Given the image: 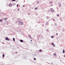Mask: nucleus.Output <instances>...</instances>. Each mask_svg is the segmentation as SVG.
Segmentation results:
<instances>
[{
  "mask_svg": "<svg viewBox=\"0 0 65 65\" xmlns=\"http://www.w3.org/2000/svg\"><path fill=\"white\" fill-rule=\"evenodd\" d=\"M5 39L6 40H8V41H9V40H10L9 39H8V37H7L6 38H5Z\"/></svg>",
  "mask_w": 65,
  "mask_h": 65,
  "instance_id": "1",
  "label": "nucleus"
},
{
  "mask_svg": "<svg viewBox=\"0 0 65 65\" xmlns=\"http://www.w3.org/2000/svg\"><path fill=\"white\" fill-rule=\"evenodd\" d=\"M50 10L51 11H52V12H54V10L52 8H50Z\"/></svg>",
  "mask_w": 65,
  "mask_h": 65,
  "instance_id": "2",
  "label": "nucleus"
},
{
  "mask_svg": "<svg viewBox=\"0 0 65 65\" xmlns=\"http://www.w3.org/2000/svg\"><path fill=\"white\" fill-rule=\"evenodd\" d=\"M12 5L11 4H9V6H10V7H12Z\"/></svg>",
  "mask_w": 65,
  "mask_h": 65,
  "instance_id": "3",
  "label": "nucleus"
},
{
  "mask_svg": "<svg viewBox=\"0 0 65 65\" xmlns=\"http://www.w3.org/2000/svg\"><path fill=\"white\" fill-rule=\"evenodd\" d=\"M29 36L30 38H32V37H31V35H30L29 34Z\"/></svg>",
  "mask_w": 65,
  "mask_h": 65,
  "instance_id": "4",
  "label": "nucleus"
},
{
  "mask_svg": "<svg viewBox=\"0 0 65 65\" xmlns=\"http://www.w3.org/2000/svg\"><path fill=\"white\" fill-rule=\"evenodd\" d=\"M20 41L21 42H23V41L22 40H20Z\"/></svg>",
  "mask_w": 65,
  "mask_h": 65,
  "instance_id": "5",
  "label": "nucleus"
},
{
  "mask_svg": "<svg viewBox=\"0 0 65 65\" xmlns=\"http://www.w3.org/2000/svg\"><path fill=\"white\" fill-rule=\"evenodd\" d=\"M3 21V20L2 19H1L0 20V22H2Z\"/></svg>",
  "mask_w": 65,
  "mask_h": 65,
  "instance_id": "6",
  "label": "nucleus"
},
{
  "mask_svg": "<svg viewBox=\"0 0 65 65\" xmlns=\"http://www.w3.org/2000/svg\"><path fill=\"white\" fill-rule=\"evenodd\" d=\"M64 52H65V50H64V49L63 50V53H64Z\"/></svg>",
  "mask_w": 65,
  "mask_h": 65,
  "instance_id": "7",
  "label": "nucleus"
},
{
  "mask_svg": "<svg viewBox=\"0 0 65 65\" xmlns=\"http://www.w3.org/2000/svg\"><path fill=\"white\" fill-rule=\"evenodd\" d=\"M38 8H37V7H36L35 8V10H37V9Z\"/></svg>",
  "mask_w": 65,
  "mask_h": 65,
  "instance_id": "8",
  "label": "nucleus"
},
{
  "mask_svg": "<svg viewBox=\"0 0 65 65\" xmlns=\"http://www.w3.org/2000/svg\"><path fill=\"white\" fill-rule=\"evenodd\" d=\"M54 56H56V55H57V54L56 53H54Z\"/></svg>",
  "mask_w": 65,
  "mask_h": 65,
  "instance_id": "9",
  "label": "nucleus"
},
{
  "mask_svg": "<svg viewBox=\"0 0 65 65\" xmlns=\"http://www.w3.org/2000/svg\"><path fill=\"white\" fill-rule=\"evenodd\" d=\"M41 51H42V50H39V52H41Z\"/></svg>",
  "mask_w": 65,
  "mask_h": 65,
  "instance_id": "10",
  "label": "nucleus"
},
{
  "mask_svg": "<svg viewBox=\"0 0 65 65\" xmlns=\"http://www.w3.org/2000/svg\"><path fill=\"white\" fill-rule=\"evenodd\" d=\"M5 55L4 54H3V57H4Z\"/></svg>",
  "mask_w": 65,
  "mask_h": 65,
  "instance_id": "11",
  "label": "nucleus"
},
{
  "mask_svg": "<svg viewBox=\"0 0 65 65\" xmlns=\"http://www.w3.org/2000/svg\"><path fill=\"white\" fill-rule=\"evenodd\" d=\"M13 41H15V39H14V38H13Z\"/></svg>",
  "mask_w": 65,
  "mask_h": 65,
  "instance_id": "12",
  "label": "nucleus"
},
{
  "mask_svg": "<svg viewBox=\"0 0 65 65\" xmlns=\"http://www.w3.org/2000/svg\"><path fill=\"white\" fill-rule=\"evenodd\" d=\"M21 25H23V22H21Z\"/></svg>",
  "mask_w": 65,
  "mask_h": 65,
  "instance_id": "13",
  "label": "nucleus"
},
{
  "mask_svg": "<svg viewBox=\"0 0 65 65\" xmlns=\"http://www.w3.org/2000/svg\"><path fill=\"white\" fill-rule=\"evenodd\" d=\"M52 45H54V43H52Z\"/></svg>",
  "mask_w": 65,
  "mask_h": 65,
  "instance_id": "14",
  "label": "nucleus"
},
{
  "mask_svg": "<svg viewBox=\"0 0 65 65\" xmlns=\"http://www.w3.org/2000/svg\"><path fill=\"white\" fill-rule=\"evenodd\" d=\"M34 60H36V58H34Z\"/></svg>",
  "mask_w": 65,
  "mask_h": 65,
  "instance_id": "15",
  "label": "nucleus"
},
{
  "mask_svg": "<svg viewBox=\"0 0 65 65\" xmlns=\"http://www.w3.org/2000/svg\"><path fill=\"white\" fill-rule=\"evenodd\" d=\"M17 10L18 11H19V10H20V9L19 8H18V9Z\"/></svg>",
  "mask_w": 65,
  "mask_h": 65,
  "instance_id": "16",
  "label": "nucleus"
},
{
  "mask_svg": "<svg viewBox=\"0 0 65 65\" xmlns=\"http://www.w3.org/2000/svg\"><path fill=\"white\" fill-rule=\"evenodd\" d=\"M51 38H54V37L53 36H52L51 37Z\"/></svg>",
  "mask_w": 65,
  "mask_h": 65,
  "instance_id": "17",
  "label": "nucleus"
},
{
  "mask_svg": "<svg viewBox=\"0 0 65 65\" xmlns=\"http://www.w3.org/2000/svg\"><path fill=\"white\" fill-rule=\"evenodd\" d=\"M54 45V47H55V44L53 45Z\"/></svg>",
  "mask_w": 65,
  "mask_h": 65,
  "instance_id": "18",
  "label": "nucleus"
},
{
  "mask_svg": "<svg viewBox=\"0 0 65 65\" xmlns=\"http://www.w3.org/2000/svg\"><path fill=\"white\" fill-rule=\"evenodd\" d=\"M12 1H15V0H12Z\"/></svg>",
  "mask_w": 65,
  "mask_h": 65,
  "instance_id": "19",
  "label": "nucleus"
},
{
  "mask_svg": "<svg viewBox=\"0 0 65 65\" xmlns=\"http://www.w3.org/2000/svg\"><path fill=\"white\" fill-rule=\"evenodd\" d=\"M23 7H25V5H23Z\"/></svg>",
  "mask_w": 65,
  "mask_h": 65,
  "instance_id": "20",
  "label": "nucleus"
},
{
  "mask_svg": "<svg viewBox=\"0 0 65 65\" xmlns=\"http://www.w3.org/2000/svg\"><path fill=\"white\" fill-rule=\"evenodd\" d=\"M57 17H59V14H58L57 15Z\"/></svg>",
  "mask_w": 65,
  "mask_h": 65,
  "instance_id": "21",
  "label": "nucleus"
},
{
  "mask_svg": "<svg viewBox=\"0 0 65 65\" xmlns=\"http://www.w3.org/2000/svg\"><path fill=\"white\" fill-rule=\"evenodd\" d=\"M6 20V18H5V19H4V20Z\"/></svg>",
  "mask_w": 65,
  "mask_h": 65,
  "instance_id": "22",
  "label": "nucleus"
},
{
  "mask_svg": "<svg viewBox=\"0 0 65 65\" xmlns=\"http://www.w3.org/2000/svg\"><path fill=\"white\" fill-rule=\"evenodd\" d=\"M18 6H19V5H17V7H18Z\"/></svg>",
  "mask_w": 65,
  "mask_h": 65,
  "instance_id": "23",
  "label": "nucleus"
},
{
  "mask_svg": "<svg viewBox=\"0 0 65 65\" xmlns=\"http://www.w3.org/2000/svg\"><path fill=\"white\" fill-rule=\"evenodd\" d=\"M56 35H58V33L56 34Z\"/></svg>",
  "mask_w": 65,
  "mask_h": 65,
  "instance_id": "24",
  "label": "nucleus"
},
{
  "mask_svg": "<svg viewBox=\"0 0 65 65\" xmlns=\"http://www.w3.org/2000/svg\"><path fill=\"white\" fill-rule=\"evenodd\" d=\"M32 41V40H31V41Z\"/></svg>",
  "mask_w": 65,
  "mask_h": 65,
  "instance_id": "25",
  "label": "nucleus"
},
{
  "mask_svg": "<svg viewBox=\"0 0 65 65\" xmlns=\"http://www.w3.org/2000/svg\"><path fill=\"white\" fill-rule=\"evenodd\" d=\"M6 19H7V18H6Z\"/></svg>",
  "mask_w": 65,
  "mask_h": 65,
  "instance_id": "26",
  "label": "nucleus"
},
{
  "mask_svg": "<svg viewBox=\"0 0 65 65\" xmlns=\"http://www.w3.org/2000/svg\"><path fill=\"white\" fill-rule=\"evenodd\" d=\"M64 57H65V55H64Z\"/></svg>",
  "mask_w": 65,
  "mask_h": 65,
  "instance_id": "27",
  "label": "nucleus"
},
{
  "mask_svg": "<svg viewBox=\"0 0 65 65\" xmlns=\"http://www.w3.org/2000/svg\"><path fill=\"white\" fill-rule=\"evenodd\" d=\"M16 53H17V52H16Z\"/></svg>",
  "mask_w": 65,
  "mask_h": 65,
  "instance_id": "28",
  "label": "nucleus"
}]
</instances>
